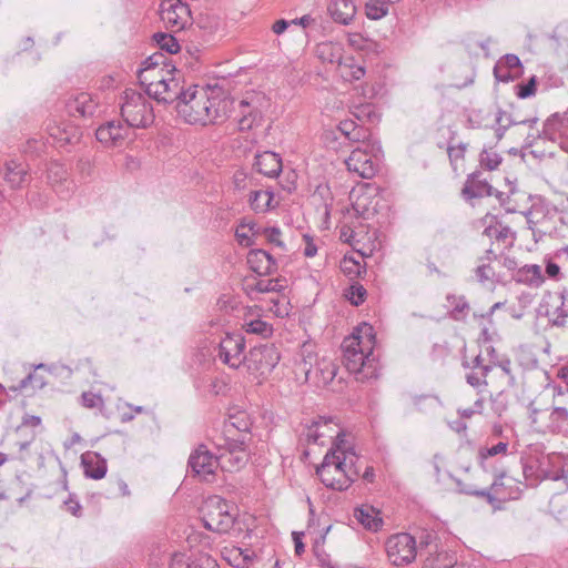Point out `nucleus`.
<instances>
[{
  "label": "nucleus",
  "mask_w": 568,
  "mask_h": 568,
  "mask_svg": "<svg viewBox=\"0 0 568 568\" xmlns=\"http://www.w3.org/2000/svg\"><path fill=\"white\" fill-rule=\"evenodd\" d=\"M245 339L240 334H227L219 345V358L231 368L244 364Z\"/></svg>",
  "instance_id": "obj_12"
},
{
  "label": "nucleus",
  "mask_w": 568,
  "mask_h": 568,
  "mask_svg": "<svg viewBox=\"0 0 568 568\" xmlns=\"http://www.w3.org/2000/svg\"><path fill=\"white\" fill-rule=\"evenodd\" d=\"M81 465L85 477L102 479L108 471L106 459L97 452H85L81 455Z\"/></svg>",
  "instance_id": "obj_18"
},
{
  "label": "nucleus",
  "mask_w": 568,
  "mask_h": 568,
  "mask_svg": "<svg viewBox=\"0 0 568 568\" xmlns=\"http://www.w3.org/2000/svg\"><path fill=\"white\" fill-rule=\"evenodd\" d=\"M244 364L248 371L261 375L270 374L278 364L281 355L275 344H260L244 355Z\"/></svg>",
  "instance_id": "obj_7"
},
{
  "label": "nucleus",
  "mask_w": 568,
  "mask_h": 568,
  "mask_svg": "<svg viewBox=\"0 0 568 568\" xmlns=\"http://www.w3.org/2000/svg\"><path fill=\"white\" fill-rule=\"evenodd\" d=\"M50 135L55 140L60 148H64L67 145H74L79 143L82 132L75 126H64L62 129L58 126L50 133Z\"/></svg>",
  "instance_id": "obj_29"
},
{
  "label": "nucleus",
  "mask_w": 568,
  "mask_h": 568,
  "mask_svg": "<svg viewBox=\"0 0 568 568\" xmlns=\"http://www.w3.org/2000/svg\"><path fill=\"white\" fill-rule=\"evenodd\" d=\"M154 42L159 45V48L168 53H178L180 51V44L176 38L172 34L165 32H156L153 34Z\"/></svg>",
  "instance_id": "obj_38"
},
{
  "label": "nucleus",
  "mask_w": 568,
  "mask_h": 568,
  "mask_svg": "<svg viewBox=\"0 0 568 568\" xmlns=\"http://www.w3.org/2000/svg\"><path fill=\"white\" fill-rule=\"evenodd\" d=\"M263 234L265 235L267 242L275 244L276 246H278L281 248H285L284 242L281 241V239H280V236L282 234L280 227H277V226L265 227L263 230Z\"/></svg>",
  "instance_id": "obj_64"
},
{
  "label": "nucleus",
  "mask_w": 568,
  "mask_h": 568,
  "mask_svg": "<svg viewBox=\"0 0 568 568\" xmlns=\"http://www.w3.org/2000/svg\"><path fill=\"white\" fill-rule=\"evenodd\" d=\"M149 80L148 75L139 74V83L145 87V93L158 101L159 103L170 104L180 99V90L178 91L179 83L174 78L166 79L161 75L159 80Z\"/></svg>",
  "instance_id": "obj_8"
},
{
  "label": "nucleus",
  "mask_w": 568,
  "mask_h": 568,
  "mask_svg": "<svg viewBox=\"0 0 568 568\" xmlns=\"http://www.w3.org/2000/svg\"><path fill=\"white\" fill-rule=\"evenodd\" d=\"M348 171L357 173L363 179H372L376 173V165L366 149L356 148L345 161Z\"/></svg>",
  "instance_id": "obj_15"
},
{
  "label": "nucleus",
  "mask_w": 568,
  "mask_h": 568,
  "mask_svg": "<svg viewBox=\"0 0 568 568\" xmlns=\"http://www.w3.org/2000/svg\"><path fill=\"white\" fill-rule=\"evenodd\" d=\"M366 295V288L359 283L352 284L345 294L346 298L354 306L362 305L365 302Z\"/></svg>",
  "instance_id": "obj_46"
},
{
  "label": "nucleus",
  "mask_w": 568,
  "mask_h": 568,
  "mask_svg": "<svg viewBox=\"0 0 568 568\" xmlns=\"http://www.w3.org/2000/svg\"><path fill=\"white\" fill-rule=\"evenodd\" d=\"M331 459H334V453L327 452L322 460V463L316 467V475L320 477L322 484L332 490L337 491H345L347 490L353 483H355L359 477V469L358 468H343L341 470V477L338 478H331L328 477V474H325L327 471V468H325L328 465V462Z\"/></svg>",
  "instance_id": "obj_9"
},
{
  "label": "nucleus",
  "mask_w": 568,
  "mask_h": 568,
  "mask_svg": "<svg viewBox=\"0 0 568 568\" xmlns=\"http://www.w3.org/2000/svg\"><path fill=\"white\" fill-rule=\"evenodd\" d=\"M210 88L197 89V85L186 90L180 89V99L176 103V111L185 122L190 124L205 125L204 106L209 102Z\"/></svg>",
  "instance_id": "obj_4"
},
{
  "label": "nucleus",
  "mask_w": 568,
  "mask_h": 568,
  "mask_svg": "<svg viewBox=\"0 0 568 568\" xmlns=\"http://www.w3.org/2000/svg\"><path fill=\"white\" fill-rule=\"evenodd\" d=\"M160 17L168 28L176 31L185 29L192 19L189 4L182 0H163Z\"/></svg>",
  "instance_id": "obj_11"
},
{
  "label": "nucleus",
  "mask_w": 568,
  "mask_h": 568,
  "mask_svg": "<svg viewBox=\"0 0 568 568\" xmlns=\"http://www.w3.org/2000/svg\"><path fill=\"white\" fill-rule=\"evenodd\" d=\"M511 280L518 284L539 287L545 282L541 267L537 264H526L511 274Z\"/></svg>",
  "instance_id": "obj_20"
},
{
  "label": "nucleus",
  "mask_w": 568,
  "mask_h": 568,
  "mask_svg": "<svg viewBox=\"0 0 568 568\" xmlns=\"http://www.w3.org/2000/svg\"><path fill=\"white\" fill-rule=\"evenodd\" d=\"M539 136L558 143L560 149L568 153V110L550 114L545 120Z\"/></svg>",
  "instance_id": "obj_10"
},
{
  "label": "nucleus",
  "mask_w": 568,
  "mask_h": 568,
  "mask_svg": "<svg viewBox=\"0 0 568 568\" xmlns=\"http://www.w3.org/2000/svg\"><path fill=\"white\" fill-rule=\"evenodd\" d=\"M491 409L497 416H501L508 408V396L505 392H499L491 397Z\"/></svg>",
  "instance_id": "obj_56"
},
{
  "label": "nucleus",
  "mask_w": 568,
  "mask_h": 568,
  "mask_svg": "<svg viewBox=\"0 0 568 568\" xmlns=\"http://www.w3.org/2000/svg\"><path fill=\"white\" fill-rule=\"evenodd\" d=\"M266 251L263 248H251L247 253V264L258 276H264Z\"/></svg>",
  "instance_id": "obj_37"
},
{
  "label": "nucleus",
  "mask_w": 568,
  "mask_h": 568,
  "mask_svg": "<svg viewBox=\"0 0 568 568\" xmlns=\"http://www.w3.org/2000/svg\"><path fill=\"white\" fill-rule=\"evenodd\" d=\"M388 0H368L365 4V12L368 19L379 20L388 13Z\"/></svg>",
  "instance_id": "obj_39"
},
{
  "label": "nucleus",
  "mask_w": 568,
  "mask_h": 568,
  "mask_svg": "<svg viewBox=\"0 0 568 568\" xmlns=\"http://www.w3.org/2000/svg\"><path fill=\"white\" fill-rule=\"evenodd\" d=\"M494 77L498 82L508 83L520 78V72L514 73L505 68L501 63H496L494 67Z\"/></svg>",
  "instance_id": "obj_53"
},
{
  "label": "nucleus",
  "mask_w": 568,
  "mask_h": 568,
  "mask_svg": "<svg viewBox=\"0 0 568 568\" xmlns=\"http://www.w3.org/2000/svg\"><path fill=\"white\" fill-rule=\"evenodd\" d=\"M110 130L112 129V122H106L105 124L100 125L95 131L97 140L102 143L104 146H114L112 139L114 136L110 135Z\"/></svg>",
  "instance_id": "obj_59"
},
{
  "label": "nucleus",
  "mask_w": 568,
  "mask_h": 568,
  "mask_svg": "<svg viewBox=\"0 0 568 568\" xmlns=\"http://www.w3.org/2000/svg\"><path fill=\"white\" fill-rule=\"evenodd\" d=\"M121 116L130 128L150 126L154 121L153 106L142 93L126 89L122 95Z\"/></svg>",
  "instance_id": "obj_2"
},
{
  "label": "nucleus",
  "mask_w": 568,
  "mask_h": 568,
  "mask_svg": "<svg viewBox=\"0 0 568 568\" xmlns=\"http://www.w3.org/2000/svg\"><path fill=\"white\" fill-rule=\"evenodd\" d=\"M556 306L552 311L547 310L546 316L552 326L564 327L568 317V290L565 287L554 296Z\"/></svg>",
  "instance_id": "obj_19"
},
{
  "label": "nucleus",
  "mask_w": 568,
  "mask_h": 568,
  "mask_svg": "<svg viewBox=\"0 0 568 568\" xmlns=\"http://www.w3.org/2000/svg\"><path fill=\"white\" fill-rule=\"evenodd\" d=\"M250 106H251V102L247 101L246 99L240 101V108H241V113H242V116L239 120V131L240 132H247V131L252 130L253 126H255L254 123L252 122L251 118H248L247 114L245 113V108H250Z\"/></svg>",
  "instance_id": "obj_60"
},
{
  "label": "nucleus",
  "mask_w": 568,
  "mask_h": 568,
  "mask_svg": "<svg viewBox=\"0 0 568 568\" xmlns=\"http://www.w3.org/2000/svg\"><path fill=\"white\" fill-rule=\"evenodd\" d=\"M2 179L11 190H20L31 181L30 168L27 163L8 160L3 164Z\"/></svg>",
  "instance_id": "obj_13"
},
{
  "label": "nucleus",
  "mask_w": 568,
  "mask_h": 568,
  "mask_svg": "<svg viewBox=\"0 0 568 568\" xmlns=\"http://www.w3.org/2000/svg\"><path fill=\"white\" fill-rule=\"evenodd\" d=\"M245 332L248 334H256L264 338L272 336L273 334V326L272 324L262 321L260 318L252 320L244 324Z\"/></svg>",
  "instance_id": "obj_41"
},
{
  "label": "nucleus",
  "mask_w": 568,
  "mask_h": 568,
  "mask_svg": "<svg viewBox=\"0 0 568 568\" xmlns=\"http://www.w3.org/2000/svg\"><path fill=\"white\" fill-rule=\"evenodd\" d=\"M231 507L220 496L209 497L201 507L204 528L219 534L230 531L235 523V515L231 513Z\"/></svg>",
  "instance_id": "obj_3"
},
{
  "label": "nucleus",
  "mask_w": 568,
  "mask_h": 568,
  "mask_svg": "<svg viewBox=\"0 0 568 568\" xmlns=\"http://www.w3.org/2000/svg\"><path fill=\"white\" fill-rule=\"evenodd\" d=\"M446 301L452 306L449 312L450 318L462 321L469 311V304L464 295L447 294Z\"/></svg>",
  "instance_id": "obj_32"
},
{
  "label": "nucleus",
  "mask_w": 568,
  "mask_h": 568,
  "mask_svg": "<svg viewBox=\"0 0 568 568\" xmlns=\"http://www.w3.org/2000/svg\"><path fill=\"white\" fill-rule=\"evenodd\" d=\"M415 538L417 541V550L419 549L420 551L430 547L435 548V545H437L436 540L438 539L437 534L434 530L427 529L420 530L418 536H415Z\"/></svg>",
  "instance_id": "obj_50"
},
{
  "label": "nucleus",
  "mask_w": 568,
  "mask_h": 568,
  "mask_svg": "<svg viewBox=\"0 0 568 568\" xmlns=\"http://www.w3.org/2000/svg\"><path fill=\"white\" fill-rule=\"evenodd\" d=\"M513 125H517L516 115L499 108L496 112L495 125L491 126L495 130L497 141H500Z\"/></svg>",
  "instance_id": "obj_31"
},
{
  "label": "nucleus",
  "mask_w": 568,
  "mask_h": 568,
  "mask_svg": "<svg viewBox=\"0 0 568 568\" xmlns=\"http://www.w3.org/2000/svg\"><path fill=\"white\" fill-rule=\"evenodd\" d=\"M385 549L392 565L407 566L416 558L417 541L415 536L408 532H398L386 539Z\"/></svg>",
  "instance_id": "obj_5"
},
{
  "label": "nucleus",
  "mask_w": 568,
  "mask_h": 568,
  "mask_svg": "<svg viewBox=\"0 0 568 568\" xmlns=\"http://www.w3.org/2000/svg\"><path fill=\"white\" fill-rule=\"evenodd\" d=\"M80 398L85 408L101 407L104 404L102 396L92 392H83Z\"/></svg>",
  "instance_id": "obj_61"
},
{
  "label": "nucleus",
  "mask_w": 568,
  "mask_h": 568,
  "mask_svg": "<svg viewBox=\"0 0 568 568\" xmlns=\"http://www.w3.org/2000/svg\"><path fill=\"white\" fill-rule=\"evenodd\" d=\"M496 221V225H499L500 227L497 229L495 225H488L483 231V235L489 237L491 241H505L509 236L515 240V233L511 231V229L508 225H501V223L497 220L496 216H491ZM514 241L509 243V247L513 246Z\"/></svg>",
  "instance_id": "obj_34"
},
{
  "label": "nucleus",
  "mask_w": 568,
  "mask_h": 568,
  "mask_svg": "<svg viewBox=\"0 0 568 568\" xmlns=\"http://www.w3.org/2000/svg\"><path fill=\"white\" fill-rule=\"evenodd\" d=\"M371 132L368 129L364 128L363 125H356L354 131L349 134V136L346 139L352 143H362L366 146L369 145Z\"/></svg>",
  "instance_id": "obj_58"
},
{
  "label": "nucleus",
  "mask_w": 568,
  "mask_h": 568,
  "mask_svg": "<svg viewBox=\"0 0 568 568\" xmlns=\"http://www.w3.org/2000/svg\"><path fill=\"white\" fill-rule=\"evenodd\" d=\"M355 519L367 530L378 531L383 526V519L374 507H356L354 509Z\"/></svg>",
  "instance_id": "obj_23"
},
{
  "label": "nucleus",
  "mask_w": 568,
  "mask_h": 568,
  "mask_svg": "<svg viewBox=\"0 0 568 568\" xmlns=\"http://www.w3.org/2000/svg\"><path fill=\"white\" fill-rule=\"evenodd\" d=\"M548 430L554 435L568 438V409L564 406L552 407L549 414Z\"/></svg>",
  "instance_id": "obj_24"
},
{
  "label": "nucleus",
  "mask_w": 568,
  "mask_h": 568,
  "mask_svg": "<svg viewBox=\"0 0 568 568\" xmlns=\"http://www.w3.org/2000/svg\"><path fill=\"white\" fill-rule=\"evenodd\" d=\"M98 109V102L90 93L80 92L71 95L65 102V110L71 116L92 118Z\"/></svg>",
  "instance_id": "obj_16"
},
{
  "label": "nucleus",
  "mask_w": 568,
  "mask_h": 568,
  "mask_svg": "<svg viewBox=\"0 0 568 568\" xmlns=\"http://www.w3.org/2000/svg\"><path fill=\"white\" fill-rule=\"evenodd\" d=\"M538 85V78L531 75L527 82H519L515 85L516 95L519 99H528L536 94Z\"/></svg>",
  "instance_id": "obj_44"
},
{
  "label": "nucleus",
  "mask_w": 568,
  "mask_h": 568,
  "mask_svg": "<svg viewBox=\"0 0 568 568\" xmlns=\"http://www.w3.org/2000/svg\"><path fill=\"white\" fill-rule=\"evenodd\" d=\"M282 277L271 278L267 281L258 280L254 284H248L247 290L250 292H256V293H270V292H276L281 293L284 290V286L282 285Z\"/></svg>",
  "instance_id": "obj_36"
},
{
  "label": "nucleus",
  "mask_w": 568,
  "mask_h": 568,
  "mask_svg": "<svg viewBox=\"0 0 568 568\" xmlns=\"http://www.w3.org/2000/svg\"><path fill=\"white\" fill-rule=\"evenodd\" d=\"M503 161V158L496 152H488L484 149L479 155V164L481 168L493 171L496 170Z\"/></svg>",
  "instance_id": "obj_49"
},
{
  "label": "nucleus",
  "mask_w": 568,
  "mask_h": 568,
  "mask_svg": "<svg viewBox=\"0 0 568 568\" xmlns=\"http://www.w3.org/2000/svg\"><path fill=\"white\" fill-rule=\"evenodd\" d=\"M192 31L195 32V28L203 32V41H209L207 37L213 36L221 27L220 18L210 12H201L196 18L191 19Z\"/></svg>",
  "instance_id": "obj_22"
},
{
  "label": "nucleus",
  "mask_w": 568,
  "mask_h": 568,
  "mask_svg": "<svg viewBox=\"0 0 568 568\" xmlns=\"http://www.w3.org/2000/svg\"><path fill=\"white\" fill-rule=\"evenodd\" d=\"M254 168L267 178H277L282 172V158L273 151H264L255 155Z\"/></svg>",
  "instance_id": "obj_17"
},
{
  "label": "nucleus",
  "mask_w": 568,
  "mask_h": 568,
  "mask_svg": "<svg viewBox=\"0 0 568 568\" xmlns=\"http://www.w3.org/2000/svg\"><path fill=\"white\" fill-rule=\"evenodd\" d=\"M496 63H501L506 69L513 71L514 73L520 72V77L523 75L524 67L520 59L516 54L507 53Z\"/></svg>",
  "instance_id": "obj_54"
},
{
  "label": "nucleus",
  "mask_w": 568,
  "mask_h": 568,
  "mask_svg": "<svg viewBox=\"0 0 568 568\" xmlns=\"http://www.w3.org/2000/svg\"><path fill=\"white\" fill-rule=\"evenodd\" d=\"M219 466L220 459L204 444H200L187 460V468L192 476L207 483L214 480Z\"/></svg>",
  "instance_id": "obj_6"
},
{
  "label": "nucleus",
  "mask_w": 568,
  "mask_h": 568,
  "mask_svg": "<svg viewBox=\"0 0 568 568\" xmlns=\"http://www.w3.org/2000/svg\"><path fill=\"white\" fill-rule=\"evenodd\" d=\"M313 551L321 568H342L339 565L334 564L329 555L326 554L324 549L320 548L317 544L313 547Z\"/></svg>",
  "instance_id": "obj_62"
},
{
  "label": "nucleus",
  "mask_w": 568,
  "mask_h": 568,
  "mask_svg": "<svg viewBox=\"0 0 568 568\" xmlns=\"http://www.w3.org/2000/svg\"><path fill=\"white\" fill-rule=\"evenodd\" d=\"M47 382L42 375L36 372L29 373L20 383L16 386H11L10 389L13 392H20L31 385L33 388L41 389L45 386Z\"/></svg>",
  "instance_id": "obj_43"
},
{
  "label": "nucleus",
  "mask_w": 568,
  "mask_h": 568,
  "mask_svg": "<svg viewBox=\"0 0 568 568\" xmlns=\"http://www.w3.org/2000/svg\"><path fill=\"white\" fill-rule=\"evenodd\" d=\"M69 178L68 169L59 161H50L47 168V179L52 186L61 185Z\"/></svg>",
  "instance_id": "obj_33"
},
{
  "label": "nucleus",
  "mask_w": 568,
  "mask_h": 568,
  "mask_svg": "<svg viewBox=\"0 0 568 568\" xmlns=\"http://www.w3.org/2000/svg\"><path fill=\"white\" fill-rule=\"evenodd\" d=\"M483 173L480 170H476L473 173L468 174L466 181L460 191L462 197L471 203L475 199H483L485 196H491L494 193V187L486 179H483Z\"/></svg>",
  "instance_id": "obj_14"
},
{
  "label": "nucleus",
  "mask_w": 568,
  "mask_h": 568,
  "mask_svg": "<svg viewBox=\"0 0 568 568\" xmlns=\"http://www.w3.org/2000/svg\"><path fill=\"white\" fill-rule=\"evenodd\" d=\"M169 67L170 65L166 63V57L162 52H155L142 62V68L139 69L138 75H146L145 73L151 72H166L168 74H170L172 71L175 70V67L172 65L171 69H169Z\"/></svg>",
  "instance_id": "obj_26"
},
{
  "label": "nucleus",
  "mask_w": 568,
  "mask_h": 568,
  "mask_svg": "<svg viewBox=\"0 0 568 568\" xmlns=\"http://www.w3.org/2000/svg\"><path fill=\"white\" fill-rule=\"evenodd\" d=\"M220 466L223 471H237L243 468L247 462L248 456L246 453H223L217 456Z\"/></svg>",
  "instance_id": "obj_30"
},
{
  "label": "nucleus",
  "mask_w": 568,
  "mask_h": 568,
  "mask_svg": "<svg viewBox=\"0 0 568 568\" xmlns=\"http://www.w3.org/2000/svg\"><path fill=\"white\" fill-rule=\"evenodd\" d=\"M327 10L335 22L345 26L353 20L356 13L353 0H334L328 4Z\"/></svg>",
  "instance_id": "obj_21"
},
{
  "label": "nucleus",
  "mask_w": 568,
  "mask_h": 568,
  "mask_svg": "<svg viewBox=\"0 0 568 568\" xmlns=\"http://www.w3.org/2000/svg\"><path fill=\"white\" fill-rule=\"evenodd\" d=\"M352 114L361 122H374L378 118L375 106L371 103H364L355 106Z\"/></svg>",
  "instance_id": "obj_47"
},
{
  "label": "nucleus",
  "mask_w": 568,
  "mask_h": 568,
  "mask_svg": "<svg viewBox=\"0 0 568 568\" xmlns=\"http://www.w3.org/2000/svg\"><path fill=\"white\" fill-rule=\"evenodd\" d=\"M508 443L507 442H499L496 445L491 447H481L478 450V462L480 467L485 471H489V466L487 464L488 458L494 457L499 454H507L508 450Z\"/></svg>",
  "instance_id": "obj_35"
},
{
  "label": "nucleus",
  "mask_w": 568,
  "mask_h": 568,
  "mask_svg": "<svg viewBox=\"0 0 568 568\" xmlns=\"http://www.w3.org/2000/svg\"><path fill=\"white\" fill-rule=\"evenodd\" d=\"M328 452H333L336 457H342L345 454H351L355 456L354 447L347 445V440L345 439V435L343 432H339Z\"/></svg>",
  "instance_id": "obj_45"
},
{
  "label": "nucleus",
  "mask_w": 568,
  "mask_h": 568,
  "mask_svg": "<svg viewBox=\"0 0 568 568\" xmlns=\"http://www.w3.org/2000/svg\"><path fill=\"white\" fill-rule=\"evenodd\" d=\"M64 507L68 513L72 516L80 518L82 517V506L75 494H69L67 500H64Z\"/></svg>",
  "instance_id": "obj_63"
},
{
  "label": "nucleus",
  "mask_w": 568,
  "mask_h": 568,
  "mask_svg": "<svg viewBox=\"0 0 568 568\" xmlns=\"http://www.w3.org/2000/svg\"><path fill=\"white\" fill-rule=\"evenodd\" d=\"M476 280L480 284L486 282L499 283V275L495 273L494 268L489 263H481L474 270Z\"/></svg>",
  "instance_id": "obj_42"
},
{
  "label": "nucleus",
  "mask_w": 568,
  "mask_h": 568,
  "mask_svg": "<svg viewBox=\"0 0 568 568\" xmlns=\"http://www.w3.org/2000/svg\"><path fill=\"white\" fill-rule=\"evenodd\" d=\"M342 271L348 276H361L362 266L353 256H344L341 263Z\"/></svg>",
  "instance_id": "obj_55"
},
{
  "label": "nucleus",
  "mask_w": 568,
  "mask_h": 568,
  "mask_svg": "<svg viewBox=\"0 0 568 568\" xmlns=\"http://www.w3.org/2000/svg\"><path fill=\"white\" fill-rule=\"evenodd\" d=\"M220 447L225 448V453H246V437L245 435H240L236 438L226 436L224 438V444L220 445Z\"/></svg>",
  "instance_id": "obj_48"
},
{
  "label": "nucleus",
  "mask_w": 568,
  "mask_h": 568,
  "mask_svg": "<svg viewBox=\"0 0 568 568\" xmlns=\"http://www.w3.org/2000/svg\"><path fill=\"white\" fill-rule=\"evenodd\" d=\"M332 422V418L326 417H320V420L313 422L312 426L308 427L307 432V440L308 443L320 444V438L325 436V433H320L318 427L325 426L327 427L328 424ZM321 445H323V442H321Z\"/></svg>",
  "instance_id": "obj_51"
},
{
  "label": "nucleus",
  "mask_w": 568,
  "mask_h": 568,
  "mask_svg": "<svg viewBox=\"0 0 568 568\" xmlns=\"http://www.w3.org/2000/svg\"><path fill=\"white\" fill-rule=\"evenodd\" d=\"M214 90H211L210 99H211V106L213 108V124L222 123L224 122L231 111L234 103V100L229 97H220L214 95Z\"/></svg>",
  "instance_id": "obj_25"
},
{
  "label": "nucleus",
  "mask_w": 568,
  "mask_h": 568,
  "mask_svg": "<svg viewBox=\"0 0 568 568\" xmlns=\"http://www.w3.org/2000/svg\"><path fill=\"white\" fill-rule=\"evenodd\" d=\"M185 568H220L217 560L206 552L192 555L187 558Z\"/></svg>",
  "instance_id": "obj_40"
},
{
  "label": "nucleus",
  "mask_w": 568,
  "mask_h": 568,
  "mask_svg": "<svg viewBox=\"0 0 568 568\" xmlns=\"http://www.w3.org/2000/svg\"><path fill=\"white\" fill-rule=\"evenodd\" d=\"M459 566L453 554L445 550L439 551L438 545H435V550L429 552L423 568H455Z\"/></svg>",
  "instance_id": "obj_28"
},
{
  "label": "nucleus",
  "mask_w": 568,
  "mask_h": 568,
  "mask_svg": "<svg viewBox=\"0 0 568 568\" xmlns=\"http://www.w3.org/2000/svg\"><path fill=\"white\" fill-rule=\"evenodd\" d=\"M112 122V129L110 130V135L114 136L112 139L114 146H120L122 142L124 141L125 136L128 135L129 128L128 124L123 125L119 121H111Z\"/></svg>",
  "instance_id": "obj_57"
},
{
  "label": "nucleus",
  "mask_w": 568,
  "mask_h": 568,
  "mask_svg": "<svg viewBox=\"0 0 568 568\" xmlns=\"http://www.w3.org/2000/svg\"><path fill=\"white\" fill-rule=\"evenodd\" d=\"M364 336L367 344L375 339L373 326L364 324L358 326L351 336L344 338L342 343L343 362L346 369L351 373H363L366 368L372 367L371 357L373 356V347L364 346Z\"/></svg>",
  "instance_id": "obj_1"
},
{
  "label": "nucleus",
  "mask_w": 568,
  "mask_h": 568,
  "mask_svg": "<svg viewBox=\"0 0 568 568\" xmlns=\"http://www.w3.org/2000/svg\"><path fill=\"white\" fill-rule=\"evenodd\" d=\"M274 192L272 190H257L250 193L248 203L256 213H265L275 207L273 205Z\"/></svg>",
  "instance_id": "obj_27"
},
{
  "label": "nucleus",
  "mask_w": 568,
  "mask_h": 568,
  "mask_svg": "<svg viewBox=\"0 0 568 568\" xmlns=\"http://www.w3.org/2000/svg\"><path fill=\"white\" fill-rule=\"evenodd\" d=\"M455 134H456L455 132L452 133V136L449 138L448 145H447V153H448V158H449V161L452 164L454 162H456L457 160L465 158V152L468 146V144L464 143V142H460L456 146H454L452 144V141L454 140Z\"/></svg>",
  "instance_id": "obj_52"
}]
</instances>
